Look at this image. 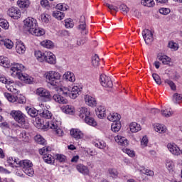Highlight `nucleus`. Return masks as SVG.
<instances>
[{"label": "nucleus", "mask_w": 182, "mask_h": 182, "mask_svg": "<svg viewBox=\"0 0 182 182\" xmlns=\"http://www.w3.org/2000/svg\"><path fill=\"white\" fill-rule=\"evenodd\" d=\"M39 114L41 117H43L44 119H50L53 116L52 112L48 109H41Z\"/></svg>", "instance_id": "nucleus-39"}, {"label": "nucleus", "mask_w": 182, "mask_h": 182, "mask_svg": "<svg viewBox=\"0 0 182 182\" xmlns=\"http://www.w3.org/2000/svg\"><path fill=\"white\" fill-rule=\"evenodd\" d=\"M129 129L132 133H137V132H140V130H141V126L136 122H132L129 124Z\"/></svg>", "instance_id": "nucleus-32"}, {"label": "nucleus", "mask_w": 182, "mask_h": 182, "mask_svg": "<svg viewBox=\"0 0 182 182\" xmlns=\"http://www.w3.org/2000/svg\"><path fill=\"white\" fill-rule=\"evenodd\" d=\"M142 174H146V176H149V177H153L154 176V171L150 169L143 168L141 170Z\"/></svg>", "instance_id": "nucleus-57"}, {"label": "nucleus", "mask_w": 182, "mask_h": 182, "mask_svg": "<svg viewBox=\"0 0 182 182\" xmlns=\"http://www.w3.org/2000/svg\"><path fill=\"white\" fill-rule=\"evenodd\" d=\"M53 100L55 101L57 103H63V105L68 103V100L59 94H55L53 96Z\"/></svg>", "instance_id": "nucleus-33"}, {"label": "nucleus", "mask_w": 182, "mask_h": 182, "mask_svg": "<svg viewBox=\"0 0 182 182\" xmlns=\"http://www.w3.org/2000/svg\"><path fill=\"white\" fill-rule=\"evenodd\" d=\"M16 50L19 55H23V53L26 51V47H25V44H23L21 41H17L16 43Z\"/></svg>", "instance_id": "nucleus-25"}, {"label": "nucleus", "mask_w": 182, "mask_h": 182, "mask_svg": "<svg viewBox=\"0 0 182 182\" xmlns=\"http://www.w3.org/2000/svg\"><path fill=\"white\" fill-rule=\"evenodd\" d=\"M158 59L162 62L163 65H170V63L171 62V58H170V57L161 53L158 55Z\"/></svg>", "instance_id": "nucleus-30"}, {"label": "nucleus", "mask_w": 182, "mask_h": 182, "mask_svg": "<svg viewBox=\"0 0 182 182\" xmlns=\"http://www.w3.org/2000/svg\"><path fill=\"white\" fill-rule=\"evenodd\" d=\"M65 26L67 28H72L73 26H75V24L73 23V20L71 18H67L65 20Z\"/></svg>", "instance_id": "nucleus-54"}, {"label": "nucleus", "mask_w": 182, "mask_h": 182, "mask_svg": "<svg viewBox=\"0 0 182 182\" xmlns=\"http://www.w3.org/2000/svg\"><path fill=\"white\" fill-rule=\"evenodd\" d=\"M43 159L45 161V163H47V164H55V158L51 154H45L43 156Z\"/></svg>", "instance_id": "nucleus-35"}, {"label": "nucleus", "mask_w": 182, "mask_h": 182, "mask_svg": "<svg viewBox=\"0 0 182 182\" xmlns=\"http://www.w3.org/2000/svg\"><path fill=\"white\" fill-rule=\"evenodd\" d=\"M26 110L28 114H29V116H31V117H36V116H38V113L40 112H42V109L36 110V109L31 108L29 107H26Z\"/></svg>", "instance_id": "nucleus-31"}, {"label": "nucleus", "mask_w": 182, "mask_h": 182, "mask_svg": "<svg viewBox=\"0 0 182 182\" xmlns=\"http://www.w3.org/2000/svg\"><path fill=\"white\" fill-rule=\"evenodd\" d=\"M84 99L87 106H89L90 107H96L97 101H96V98H95V97L90 95H85Z\"/></svg>", "instance_id": "nucleus-14"}, {"label": "nucleus", "mask_w": 182, "mask_h": 182, "mask_svg": "<svg viewBox=\"0 0 182 182\" xmlns=\"http://www.w3.org/2000/svg\"><path fill=\"white\" fill-rule=\"evenodd\" d=\"M141 4L144 6H147L148 8H153L156 5L154 0H141Z\"/></svg>", "instance_id": "nucleus-42"}, {"label": "nucleus", "mask_w": 182, "mask_h": 182, "mask_svg": "<svg viewBox=\"0 0 182 182\" xmlns=\"http://www.w3.org/2000/svg\"><path fill=\"white\" fill-rule=\"evenodd\" d=\"M76 168L77 171L81 174H83V176H89V173H90V171L89 170V167L82 164H77L76 166Z\"/></svg>", "instance_id": "nucleus-20"}, {"label": "nucleus", "mask_w": 182, "mask_h": 182, "mask_svg": "<svg viewBox=\"0 0 182 182\" xmlns=\"http://www.w3.org/2000/svg\"><path fill=\"white\" fill-rule=\"evenodd\" d=\"M63 113H65L66 114H71L73 115L76 112V110L75 109V107L73 105H65L61 107Z\"/></svg>", "instance_id": "nucleus-26"}, {"label": "nucleus", "mask_w": 182, "mask_h": 182, "mask_svg": "<svg viewBox=\"0 0 182 182\" xmlns=\"http://www.w3.org/2000/svg\"><path fill=\"white\" fill-rule=\"evenodd\" d=\"M168 46L171 50L176 51L178 50V43L173 42V41H169Z\"/></svg>", "instance_id": "nucleus-51"}, {"label": "nucleus", "mask_w": 182, "mask_h": 182, "mask_svg": "<svg viewBox=\"0 0 182 182\" xmlns=\"http://www.w3.org/2000/svg\"><path fill=\"white\" fill-rule=\"evenodd\" d=\"M34 55L38 62H45V53L41 50H36L35 51Z\"/></svg>", "instance_id": "nucleus-36"}, {"label": "nucleus", "mask_w": 182, "mask_h": 182, "mask_svg": "<svg viewBox=\"0 0 182 182\" xmlns=\"http://www.w3.org/2000/svg\"><path fill=\"white\" fill-rule=\"evenodd\" d=\"M174 161L171 159H166V168L168 171H174Z\"/></svg>", "instance_id": "nucleus-41"}, {"label": "nucleus", "mask_w": 182, "mask_h": 182, "mask_svg": "<svg viewBox=\"0 0 182 182\" xmlns=\"http://www.w3.org/2000/svg\"><path fill=\"white\" fill-rule=\"evenodd\" d=\"M47 126L49 129L53 130L60 137H62L65 134L63 129H62V122L56 118H53L51 121L47 123Z\"/></svg>", "instance_id": "nucleus-4"}, {"label": "nucleus", "mask_w": 182, "mask_h": 182, "mask_svg": "<svg viewBox=\"0 0 182 182\" xmlns=\"http://www.w3.org/2000/svg\"><path fill=\"white\" fill-rule=\"evenodd\" d=\"M0 45H4L7 49L14 48V42L8 38H4V36L0 37Z\"/></svg>", "instance_id": "nucleus-21"}, {"label": "nucleus", "mask_w": 182, "mask_h": 182, "mask_svg": "<svg viewBox=\"0 0 182 182\" xmlns=\"http://www.w3.org/2000/svg\"><path fill=\"white\" fill-rule=\"evenodd\" d=\"M21 160L18 158L9 157L7 163L10 167H19V163Z\"/></svg>", "instance_id": "nucleus-28"}, {"label": "nucleus", "mask_w": 182, "mask_h": 182, "mask_svg": "<svg viewBox=\"0 0 182 182\" xmlns=\"http://www.w3.org/2000/svg\"><path fill=\"white\" fill-rule=\"evenodd\" d=\"M23 70H25V66L23 65L14 63L11 65L10 73L12 77H16L25 83H28V85L33 83V77L29 76L28 74H23L22 72Z\"/></svg>", "instance_id": "nucleus-1"}, {"label": "nucleus", "mask_w": 182, "mask_h": 182, "mask_svg": "<svg viewBox=\"0 0 182 182\" xmlns=\"http://www.w3.org/2000/svg\"><path fill=\"white\" fill-rule=\"evenodd\" d=\"M170 12L171 10L168 8H161L159 9V13L161 14V15H168Z\"/></svg>", "instance_id": "nucleus-63"}, {"label": "nucleus", "mask_w": 182, "mask_h": 182, "mask_svg": "<svg viewBox=\"0 0 182 182\" xmlns=\"http://www.w3.org/2000/svg\"><path fill=\"white\" fill-rule=\"evenodd\" d=\"M63 80H65V82H71V83H73L76 81V77L75 76V74L70 71H66L63 75Z\"/></svg>", "instance_id": "nucleus-17"}, {"label": "nucleus", "mask_w": 182, "mask_h": 182, "mask_svg": "<svg viewBox=\"0 0 182 182\" xmlns=\"http://www.w3.org/2000/svg\"><path fill=\"white\" fill-rule=\"evenodd\" d=\"M142 36L146 45H150L153 42V33H151V31L149 29L144 30Z\"/></svg>", "instance_id": "nucleus-12"}, {"label": "nucleus", "mask_w": 182, "mask_h": 182, "mask_svg": "<svg viewBox=\"0 0 182 182\" xmlns=\"http://www.w3.org/2000/svg\"><path fill=\"white\" fill-rule=\"evenodd\" d=\"M149 144V137L147 136H144L141 139V146L142 149H144V147H147Z\"/></svg>", "instance_id": "nucleus-53"}, {"label": "nucleus", "mask_w": 182, "mask_h": 182, "mask_svg": "<svg viewBox=\"0 0 182 182\" xmlns=\"http://www.w3.org/2000/svg\"><path fill=\"white\" fill-rule=\"evenodd\" d=\"M0 65L3 68H9L11 62L7 57L0 56Z\"/></svg>", "instance_id": "nucleus-34"}, {"label": "nucleus", "mask_w": 182, "mask_h": 182, "mask_svg": "<svg viewBox=\"0 0 182 182\" xmlns=\"http://www.w3.org/2000/svg\"><path fill=\"white\" fill-rule=\"evenodd\" d=\"M82 92V87L74 86L70 90V99H76L79 96V93Z\"/></svg>", "instance_id": "nucleus-23"}, {"label": "nucleus", "mask_w": 182, "mask_h": 182, "mask_svg": "<svg viewBox=\"0 0 182 182\" xmlns=\"http://www.w3.org/2000/svg\"><path fill=\"white\" fill-rule=\"evenodd\" d=\"M43 77L48 85L53 87H58L60 86L62 80V75L60 73L55 70L47 71L44 73Z\"/></svg>", "instance_id": "nucleus-3"}, {"label": "nucleus", "mask_w": 182, "mask_h": 182, "mask_svg": "<svg viewBox=\"0 0 182 182\" xmlns=\"http://www.w3.org/2000/svg\"><path fill=\"white\" fill-rule=\"evenodd\" d=\"M161 113L164 117H171L173 116V111H171V108H166L165 109H162Z\"/></svg>", "instance_id": "nucleus-46"}, {"label": "nucleus", "mask_w": 182, "mask_h": 182, "mask_svg": "<svg viewBox=\"0 0 182 182\" xmlns=\"http://www.w3.org/2000/svg\"><path fill=\"white\" fill-rule=\"evenodd\" d=\"M100 62V59L99 58V55H95L92 57V65H93L94 68H97L99 66Z\"/></svg>", "instance_id": "nucleus-50"}, {"label": "nucleus", "mask_w": 182, "mask_h": 182, "mask_svg": "<svg viewBox=\"0 0 182 182\" xmlns=\"http://www.w3.org/2000/svg\"><path fill=\"white\" fill-rule=\"evenodd\" d=\"M53 16L55 18V19H58V21H62V19L65 18V14H63L62 11L57 10L53 12Z\"/></svg>", "instance_id": "nucleus-43"}, {"label": "nucleus", "mask_w": 182, "mask_h": 182, "mask_svg": "<svg viewBox=\"0 0 182 182\" xmlns=\"http://www.w3.org/2000/svg\"><path fill=\"white\" fill-rule=\"evenodd\" d=\"M95 113L98 119H105V117H106V114H107V111L106 110V107L99 106L95 109Z\"/></svg>", "instance_id": "nucleus-16"}, {"label": "nucleus", "mask_w": 182, "mask_h": 182, "mask_svg": "<svg viewBox=\"0 0 182 182\" xmlns=\"http://www.w3.org/2000/svg\"><path fill=\"white\" fill-rule=\"evenodd\" d=\"M72 137L75 139L76 140H79L80 139H83L85 134L83 132L79 129H72L70 132Z\"/></svg>", "instance_id": "nucleus-18"}, {"label": "nucleus", "mask_w": 182, "mask_h": 182, "mask_svg": "<svg viewBox=\"0 0 182 182\" xmlns=\"http://www.w3.org/2000/svg\"><path fill=\"white\" fill-rule=\"evenodd\" d=\"M114 140L119 146H122V147H127L129 146V140L125 136L117 135L114 136Z\"/></svg>", "instance_id": "nucleus-15"}, {"label": "nucleus", "mask_w": 182, "mask_h": 182, "mask_svg": "<svg viewBox=\"0 0 182 182\" xmlns=\"http://www.w3.org/2000/svg\"><path fill=\"white\" fill-rule=\"evenodd\" d=\"M55 8L59 11H68V5H66L65 4H58L56 5Z\"/></svg>", "instance_id": "nucleus-59"}, {"label": "nucleus", "mask_w": 182, "mask_h": 182, "mask_svg": "<svg viewBox=\"0 0 182 182\" xmlns=\"http://www.w3.org/2000/svg\"><path fill=\"white\" fill-rule=\"evenodd\" d=\"M78 116L80 119L85 120L87 117L90 116V109L85 107L80 108Z\"/></svg>", "instance_id": "nucleus-19"}, {"label": "nucleus", "mask_w": 182, "mask_h": 182, "mask_svg": "<svg viewBox=\"0 0 182 182\" xmlns=\"http://www.w3.org/2000/svg\"><path fill=\"white\" fill-rule=\"evenodd\" d=\"M78 29L82 31L84 35H87L88 31L86 30V22L85 21V16H82L80 18Z\"/></svg>", "instance_id": "nucleus-22"}, {"label": "nucleus", "mask_w": 182, "mask_h": 182, "mask_svg": "<svg viewBox=\"0 0 182 182\" xmlns=\"http://www.w3.org/2000/svg\"><path fill=\"white\" fill-rule=\"evenodd\" d=\"M6 87L9 92H11V93H18V85L13 80L9 81Z\"/></svg>", "instance_id": "nucleus-24"}, {"label": "nucleus", "mask_w": 182, "mask_h": 182, "mask_svg": "<svg viewBox=\"0 0 182 182\" xmlns=\"http://www.w3.org/2000/svg\"><path fill=\"white\" fill-rule=\"evenodd\" d=\"M173 102L175 103H181L182 102V95L178 93H175L173 96Z\"/></svg>", "instance_id": "nucleus-55"}, {"label": "nucleus", "mask_w": 182, "mask_h": 182, "mask_svg": "<svg viewBox=\"0 0 182 182\" xmlns=\"http://www.w3.org/2000/svg\"><path fill=\"white\" fill-rule=\"evenodd\" d=\"M0 26L3 29H5V31H8L9 29V22L4 18H0Z\"/></svg>", "instance_id": "nucleus-47"}, {"label": "nucleus", "mask_w": 182, "mask_h": 182, "mask_svg": "<svg viewBox=\"0 0 182 182\" xmlns=\"http://www.w3.org/2000/svg\"><path fill=\"white\" fill-rule=\"evenodd\" d=\"M7 15L12 18L13 19H19L22 15L21 9L18 7L11 6L7 10Z\"/></svg>", "instance_id": "nucleus-10"}, {"label": "nucleus", "mask_w": 182, "mask_h": 182, "mask_svg": "<svg viewBox=\"0 0 182 182\" xmlns=\"http://www.w3.org/2000/svg\"><path fill=\"white\" fill-rule=\"evenodd\" d=\"M120 119H122V116L117 114V112L110 113L107 116V120L109 122H113V123L116 122H120Z\"/></svg>", "instance_id": "nucleus-29"}, {"label": "nucleus", "mask_w": 182, "mask_h": 182, "mask_svg": "<svg viewBox=\"0 0 182 182\" xmlns=\"http://www.w3.org/2000/svg\"><path fill=\"white\" fill-rule=\"evenodd\" d=\"M41 21L44 22V23H48V22H49V15L45 13L41 14Z\"/></svg>", "instance_id": "nucleus-64"}, {"label": "nucleus", "mask_w": 182, "mask_h": 182, "mask_svg": "<svg viewBox=\"0 0 182 182\" xmlns=\"http://www.w3.org/2000/svg\"><path fill=\"white\" fill-rule=\"evenodd\" d=\"M100 85L106 89H112V87H113V82L112 81V78L105 74L100 75Z\"/></svg>", "instance_id": "nucleus-9"}, {"label": "nucleus", "mask_w": 182, "mask_h": 182, "mask_svg": "<svg viewBox=\"0 0 182 182\" xmlns=\"http://www.w3.org/2000/svg\"><path fill=\"white\" fill-rule=\"evenodd\" d=\"M19 139L23 140V141H29V139L31 138L29 134L26 133V131H23L18 135Z\"/></svg>", "instance_id": "nucleus-44"}, {"label": "nucleus", "mask_w": 182, "mask_h": 182, "mask_svg": "<svg viewBox=\"0 0 182 182\" xmlns=\"http://www.w3.org/2000/svg\"><path fill=\"white\" fill-rule=\"evenodd\" d=\"M34 140L36 143H38V144H42L43 146L46 144V140H45L41 135H36L34 137Z\"/></svg>", "instance_id": "nucleus-49"}, {"label": "nucleus", "mask_w": 182, "mask_h": 182, "mask_svg": "<svg viewBox=\"0 0 182 182\" xmlns=\"http://www.w3.org/2000/svg\"><path fill=\"white\" fill-rule=\"evenodd\" d=\"M152 77L156 82V85H161V78L160 76L156 73L152 74Z\"/></svg>", "instance_id": "nucleus-60"}, {"label": "nucleus", "mask_w": 182, "mask_h": 182, "mask_svg": "<svg viewBox=\"0 0 182 182\" xmlns=\"http://www.w3.org/2000/svg\"><path fill=\"white\" fill-rule=\"evenodd\" d=\"M41 45L47 49H52V48H53V42H52L50 40H44L41 42Z\"/></svg>", "instance_id": "nucleus-40"}, {"label": "nucleus", "mask_w": 182, "mask_h": 182, "mask_svg": "<svg viewBox=\"0 0 182 182\" xmlns=\"http://www.w3.org/2000/svg\"><path fill=\"white\" fill-rule=\"evenodd\" d=\"M23 28L26 32L34 36H43L45 30L38 27L36 19L28 17L23 21Z\"/></svg>", "instance_id": "nucleus-2"}, {"label": "nucleus", "mask_w": 182, "mask_h": 182, "mask_svg": "<svg viewBox=\"0 0 182 182\" xmlns=\"http://www.w3.org/2000/svg\"><path fill=\"white\" fill-rule=\"evenodd\" d=\"M119 9H120V11H122L123 15H127V13L129 11V7H127V6H126L124 4H122L119 6Z\"/></svg>", "instance_id": "nucleus-61"}, {"label": "nucleus", "mask_w": 182, "mask_h": 182, "mask_svg": "<svg viewBox=\"0 0 182 182\" xmlns=\"http://www.w3.org/2000/svg\"><path fill=\"white\" fill-rule=\"evenodd\" d=\"M164 82L166 83V85H168L171 90H176V84H174V82L171 80L166 79L164 80Z\"/></svg>", "instance_id": "nucleus-58"}, {"label": "nucleus", "mask_w": 182, "mask_h": 182, "mask_svg": "<svg viewBox=\"0 0 182 182\" xmlns=\"http://www.w3.org/2000/svg\"><path fill=\"white\" fill-rule=\"evenodd\" d=\"M93 144L95 147H97L98 149L106 148V142H105L104 141H97L94 142Z\"/></svg>", "instance_id": "nucleus-52"}, {"label": "nucleus", "mask_w": 182, "mask_h": 182, "mask_svg": "<svg viewBox=\"0 0 182 182\" xmlns=\"http://www.w3.org/2000/svg\"><path fill=\"white\" fill-rule=\"evenodd\" d=\"M19 167H21L23 173H25V174H26L29 177L33 176V164H32V161H31L30 160L24 159L20 161Z\"/></svg>", "instance_id": "nucleus-5"}, {"label": "nucleus", "mask_w": 182, "mask_h": 182, "mask_svg": "<svg viewBox=\"0 0 182 182\" xmlns=\"http://www.w3.org/2000/svg\"><path fill=\"white\" fill-rule=\"evenodd\" d=\"M155 132L157 133H166L167 132V128H166V126L161 124H156L154 127Z\"/></svg>", "instance_id": "nucleus-38"}, {"label": "nucleus", "mask_w": 182, "mask_h": 182, "mask_svg": "<svg viewBox=\"0 0 182 182\" xmlns=\"http://www.w3.org/2000/svg\"><path fill=\"white\" fill-rule=\"evenodd\" d=\"M84 121L85 122V123L87 124H88L89 126H96L97 124L96 123V121L95 120V119L93 117H92L91 115L87 117Z\"/></svg>", "instance_id": "nucleus-45"}, {"label": "nucleus", "mask_w": 182, "mask_h": 182, "mask_svg": "<svg viewBox=\"0 0 182 182\" xmlns=\"http://www.w3.org/2000/svg\"><path fill=\"white\" fill-rule=\"evenodd\" d=\"M49 151H52V148L50 146H44L39 149V154L42 156H45V154H48Z\"/></svg>", "instance_id": "nucleus-48"}, {"label": "nucleus", "mask_w": 182, "mask_h": 182, "mask_svg": "<svg viewBox=\"0 0 182 182\" xmlns=\"http://www.w3.org/2000/svg\"><path fill=\"white\" fill-rule=\"evenodd\" d=\"M44 56V61H46V63H49V65L56 64V56H55L52 52H45Z\"/></svg>", "instance_id": "nucleus-13"}, {"label": "nucleus", "mask_w": 182, "mask_h": 182, "mask_svg": "<svg viewBox=\"0 0 182 182\" xmlns=\"http://www.w3.org/2000/svg\"><path fill=\"white\" fill-rule=\"evenodd\" d=\"M17 6L21 9H28L31 6V1L29 0H18Z\"/></svg>", "instance_id": "nucleus-27"}, {"label": "nucleus", "mask_w": 182, "mask_h": 182, "mask_svg": "<svg viewBox=\"0 0 182 182\" xmlns=\"http://www.w3.org/2000/svg\"><path fill=\"white\" fill-rule=\"evenodd\" d=\"M122 129V123L120 121H117L116 122H113L111 125V130L116 133L119 132Z\"/></svg>", "instance_id": "nucleus-37"}, {"label": "nucleus", "mask_w": 182, "mask_h": 182, "mask_svg": "<svg viewBox=\"0 0 182 182\" xmlns=\"http://www.w3.org/2000/svg\"><path fill=\"white\" fill-rule=\"evenodd\" d=\"M87 40L86 39V38H79L77 39V46H82V45H85V43H86V41Z\"/></svg>", "instance_id": "nucleus-62"}, {"label": "nucleus", "mask_w": 182, "mask_h": 182, "mask_svg": "<svg viewBox=\"0 0 182 182\" xmlns=\"http://www.w3.org/2000/svg\"><path fill=\"white\" fill-rule=\"evenodd\" d=\"M4 96L11 103H18L19 105H25L26 103V98L22 95L15 97L8 92H4Z\"/></svg>", "instance_id": "nucleus-6"}, {"label": "nucleus", "mask_w": 182, "mask_h": 182, "mask_svg": "<svg viewBox=\"0 0 182 182\" xmlns=\"http://www.w3.org/2000/svg\"><path fill=\"white\" fill-rule=\"evenodd\" d=\"M36 93L38 96H40V97H43V102H50V100L52 99L50 92L46 88L39 87L36 90Z\"/></svg>", "instance_id": "nucleus-8"}, {"label": "nucleus", "mask_w": 182, "mask_h": 182, "mask_svg": "<svg viewBox=\"0 0 182 182\" xmlns=\"http://www.w3.org/2000/svg\"><path fill=\"white\" fill-rule=\"evenodd\" d=\"M10 114L11 117H13V119L17 122V123H19V124H24L25 122H26L25 114H23V113H22L20 110H12Z\"/></svg>", "instance_id": "nucleus-7"}, {"label": "nucleus", "mask_w": 182, "mask_h": 182, "mask_svg": "<svg viewBox=\"0 0 182 182\" xmlns=\"http://www.w3.org/2000/svg\"><path fill=\"white\" fill-rule=\"evenodd\" d=\"M60 90L64 96H69V97H70V89L66 87H62L60 88Z\"/></svg>", "instance_id": "nucleus-56"}, {"label": "nucleus", "mask_w": 182, "mask_h": 182, "mask_svg": "<svg viewBox=\"0 0 182 182\" xmlns=\"http://www.w3.org/2000/svg\"><path fill=\"white\" fill-rule=\"evenodd\" d=\"M167 149L173 156H180L181 154L180 147H178V146L174 143H168L167 144Z\"/></svg>", "instance_id": "nucleus-11"}]
</instances>
